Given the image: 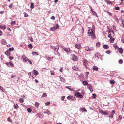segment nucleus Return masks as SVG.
Returning <instances> with one entry per match:
<instances>
[{"mask_svg":"<svg viewBox=\"0 0 124 124\" xmlns=\"http://www.w3.org/2000/svg\"><path fill=\"white\" fill-rule=\"evenodd\" d=\"M5 54L7 55H10V53L9 52V51H7L5 52Z\"/></svg>","mask_w":124,"mask_h":124,"instance_id":"obj_22","label":"nucleus"},{"mask_svg":"<svg viewBox=\"0 0 124 124\" xmlns=\"http://www.w3.org/2000/svg\"><path fill=\"white\" fill-rule=\"evenodd\" d=\"M28 46L30 49H31L32 47V46L31 44H29L28 45Z\"/></svg>","mask_w":124,"mask_h":124,"instance_id":"obj_29","label":"nucleus"},{"mask_svg":"<svg viewBox=\"0 0 124 124\" xmlns=\"http://www.w3.org/2000/svg\"><path fill=\"white\" fill-rule=\"evenodd\" d=\"M50 72H51V75H54V71L53 70L51 71H50Z\"/></svg>","mask_w":124,"mask_h":124,"instance_id":"obj_46","label":"nucleus"},{"mask_svg":"<svg viewBox=\"0 0 124 124\" xmlns=\"http://www.w3.org/2000/svg\"><path fill=\"white\" fill-rule=\"evenodd\" d=\"M9 58L10 60H12L14 59L13 57L11 56H9Z\"/></svg>","mask_w":124,"mask_h":124,"instance_id":"obj_52","label":"nucleus"},{"mask_svg":"<svg viewBox=\"0 0 124 124\" xmlns=\"http://www.w3.org/2000/svg\"><path fill=\"white\" fill-rule=\"evenodd\" d=\"M111 34H109L108 35V38H110L111 37Z\"/></svg>","mask_w":124,"mask_h":124,"instance_id":"obj_63","label":"nucleus"},{"mask_svg":"<svg viewBox=\"0 0 124 124\" xmlns=\"http://www.w3.org/2000/svg\"><path fill=\"white\" fill-rule=\"evenodd\" d=\"M85 49L86 51H91V50H93V48H90L89 47L86 46L85 47Z\"/></svg>","mask_w":124,"mask_h":124,"instance_id":"obj_8","label":"nucleus"},{"mask_svg":"<svg viewBox=\"0 0 124 124\" xmlns=\"http://www.w3.org/2000/svg\"><path fill=\"white\" fill-rule=\"evenodd\" d=\"M53 58H51L50 57H48L47 58V60H51Z\"/></svg>","mask_w":124,"mask_h":124,"instance_id":"obj_55","label":"nucleus"},{"mask_svg":"<svg viewBox=\"0 0 124 124\" xmlns=\"http://www.w3.org/2000/svg\"><path fill=\"white\" fill-rule=\"evenodd\" d=\"M23 14L24 15V16L25 17H28L29 16L25 12H24L23 13Z\"/></svg>","mask_w":124,"mask_h":124,"instance_id":"obj_28","label":"nucleus"},{"mask_svg":"<svg viewBox=\"0 0 124 124\" xmlns=\"http://www.w3.org/2000/svg\"><path fill=\"white\" fill-rule=\"evenodd\" d=\"M1 43L2 45H3L6 44V42L5 40L4 39H2L1 40Z\"/></svg>","mask_w":124,"mask_h":124,"instance_id":"obj_18","label":"nucleus"},{"mask_svg":"<svg viewBox=\"0 0 124 124\" xmlns=\"http://www.w3.org/2000/svg\"><path fill=\"white\" fill-rule=\"evenodd\" d=\"M75 95L76 97H78L80 98H83V95L81 94L80 93L78 92L75 93Z\"/></svg>","mask_w":124,"mask_h":124,"instance_id":"obj_3","label":"nucleus"},{"mask_svg":"<svg viewBox=\"0 0 124 124\" xmlns=\"http://www.w3.org/2000/svg\"><path fill=\"white\" fill-rule=\"evenodd\" d=\"M110 83L111 84H113L115 83V81L114 80H111L110 81Z\"/></svg>","mask_w":124,"mask_h":124,"instance_id":"obj_40","label":"nucleus"},{"mask_svg":"<svg viewBox=\"0 0 124 124\" xmlns=\"http://www.w3.org/2000/svg\"><path fill=\"white\" fill-rule=\"evenodd\" d=\"M34 74L35 75H37L39 74L38 72L36 70H33Z\"/></svg>","mask_w":124,"mask_h":124,"instance_id":"obj_17","label":"nucleus"},{"mask_svg":"<svg viewBox=\"0 0 124 124\" xmlns=\"http://www.w3.org/2000/svg\"><path fill=\"white\" fill-rule=\"evenodd\" d=\"M115 9L116 10H119V8L118 7H116L115 8Z\"/></svg>","mask_w":124,"mask_h":124,"instance_id":"obj_53","label":"nucleus"},{"mask_svg":"<svg viewBox=\"0 0 124 124\" xmlns=\"http://www.w3.org/2000/svg\"><path fill=\"white\" fill-rule=\"evenodd\" d=\"M0 89L2 90L3 91V90H4V88L1 86H0Z\"/></svg>","mask_w":124,"mask_h":124,"instance_id":"obj_54","label":"nucleus"},{"mask_svg":"<svg viewBox=\"0 0 124 124\" xmlns=\"http://www.w3.org/2000/svg\"><path fill=\"white\" fill-rule=\"evenodd\" d=\"M115 113V111L113 110L112 111L111 114L109 115V117H110L111 118H112L113 117V115Z\"/></svg>","mask_w":124,"mask_h":124,"instance_id":"obj_10","label":"nucleus"},{"mask_svg":"<svg viewBox=\"0 0 124 124\" xmlns=\"http://www.w3.org/2000/svg\"><path fill=\"white\" fill-rule=\"evenodd\" d=\"M14 108L15 109H16L18 108V106L16 104H14Z\"/></svg>","mask_w":124,"mask_h":124,"instance_id":"obj_23","label":"nucleus"},{"mask_svg":"<svg viewBox=\"0 0 124 124\" xmlns=\"http://www.w3.org/2000/svg\"><path fill=\"white\" fill-rule=\"evenodd\" d=\"M12 62L11 61L10 62H6V64L8 67H9V65H10L11 67H13L14 66V65L12 63Z\"/></svg>","mask_w":124,"mask_h":124,"instance_id":"obj_6","label":"nucleus"},{"mask_svg":"<svg viewBox=\"0 0 124 124\" xmlns=\"http://www.w3.org/2000/svg\"><path fill=\"white\" fill-rule=\"evenodd\" d=\"M99 112L100 113H101L102 115H103V114L104 112L102 109H100L99 110Z\"/></svg>","mask_w":124,"mask_h":124,"instance_id":"obj_38","label":"nucleus"},{"mask_svg":"<svg viewBox=\"0 0 124 124\" xmlns=\"http://www.w3.org/2000/svg\"><path fill=\"white\" fill-rule=\"evenodd\" d=\"M51 19H53V20L55 19V17L54 16H52L51 17Z\"/></svg>","mask_w":124,"mask_h":124,"instance_id":"obj_58","label":"nucleus"},{"mask_svg":"<svg viewBox=\"0 0 124 124\" xmlns=\"http://www.w3.org/2000/svg\"><path fill=\"white\" fill-rule=\"evenodd\" d=\"M72 68L73 70L76 71H77L78 70V68L76 66L72 67Z\"/></svg>","mask_w":124,"mask_h":124,"instance_id":"obj_15","label":"nucleus"},{"mask_svg":"<svg viewBox=\"0 0 124 124\" xmlns=\"http://www.w3.org/2000/svg\"><path fill=\"white\" fill-rule=\"evenodd\" d=\"M75 47L78 49L80 48L81 47L80 44H76L75 45Z\"/></svg>","mask_w":124,"mask_h":124,"instance_id":"obj_11","label":"nucleus"},{"mask_svg":"<svg viewBox=\"0 0 124 124\" xmlns=\"http://www.w3.org/2000/svg\"><path fill=\"white\" fill-rule=\"evenodd\" d=\"M14 50V48L13 47L10 48H9L8 51H12Z\"/></svg>","mask_w":124,"mask_h":124,"instance_id":"obj_36","label":"nucleus"},{"mask_svg":"<svg viewBox=\"0 0 124 124\" xmlns=\"http://www.w3.org/2000/svg\"><path fill=\"white\" fill-rule=\"evenodd\" d=\"M16 75H13L11 76V78H14L15 77H16Z\"/></svg>","mask_w":124,"mask_h":124,"instance_id":"obj_60","label":"nucleus"},{"mask_svg":"<svg viewBox=\"0 0 124 124\" xmlns=\"http://www.w3.org/2000/svg\"><path fill=\"white\" fill-rule=\"evenodd\" d=\"M28 59L27 57H25L23 59V61L24 62H26L28 60Z\"/></svg>","mask_w":124,"mask_h":124,"instance_id":"obj_24","label":"nucleus"},{"mask_svg":"<svg viewBox=\"0 0 124 124\" xmlns=\"http://www.w3.org/2000/svg\"><path fill=\"white\" fill-rule=\"evenodd\" d=\"M0 27L3 30H5L6 28L5 26L3 25H1L0 26Z\"/></svg>","mask_w":124,"mask_h":124,"instance_id":"obj_27","label":"nucleus"},{"mask_svg":"<svg viewBox=\"0 0 124 124\" xmlns=\"http://www.w3.org/2000/svg\"><path fill=\"white\" fill-rule=\"evenodd\" d=\"M93 96L94 98H95L96 97V94H93Z\"/></svg>","mask_w":124,"mask_h":124,"instance_id":"obj_47","label":"nucleus"},{"mask_svg":"<svg viewBox=\"0 0 124 124\" xmlns=\"http://www.w3.org/2000/svg\"><path fill=\"white\" fill-rule=\"evenodd\" d=\"M106 53L107 54H109L110 53V52L109 51H106Z\"/></svg>","mask_w":124,"mask_h":124,"instance_id":"obj_62","label":"nucleus"},{"mask_svg":"<svg viewBox=\"0 0 124 124\" xmlns=\"http://www.w3.org/2000/svg\"><path fill=\"white\" fill-rule=\"evenodd\" d=\"M34 4L33 3L31 2V4L30 7L31 8L33 9L34 8Z\"/></svg>","mask_w":124,"mask_h":124,"instance_id":"obj_30","label":"nucleus"},{"mask_svg":"<svg viewBox=\"0 0 124 124\" xmlns=\"http://www.w3.org/2000/svg\"><path fill=\"white\" fill-rule=\"evenodd\" d=\"M88 88L89 89L91 92L93 91V89L92 88V86L90 84H88L87 86Z\"/></svg>","mask_w":124,"mask_h":124,"instance_id":"obj_7","label":"nucleus"},{"mask_svg":"<svg viewBox=\"0 0 124 124\" xmlns=\"http://www.w3.org/2000/svg\"><path fill=\"white\" fill-rule=\"evenodd\" d=\"M119 63L122 64L123 63V61L122 59H120L119 61Z\"/></svg>","mask_w":124,"mask_h":124,"instance_id":"obj_34","label":"nucleus"},{"mask_svg":"<svg viewBox=\"0 0 124 124\" xmlns=\"http://www.w3.org/2000/svg\"><path fill=\"white\" fill-rule=\"evenodd\" d=\"M34 54H36L37 55H38L39 54L37 52H32V54L33 55H34Z\"/></svg>","mask_w":124,"mask_h":124,"instance_id":"obj_35","label":"nucleus"},{"mask_svg":"<svg viewBox=\"0 0 124 124\" xmlns=\"http://www.w3.org/2000/svg\"><path fill=\"white\" fill-rule=\"evenodd\" d=\"M65 97L64 96H62L61 97V100L62 101L65 98Z\"/></svg>","mask_w":124,"mask_h":124,"instance_id":"obj_51","label":"nucleus"},{"mask_svg":"<svg viewBox=\"0 0 124 124\" xmlns=\"http://www.w3.org/2000/svg\"><path fill=\"white\" fill-rule=\"evenodd\" d=\"M8 120L10 122H12V120L10 119V117H9L8 118Z\"/></svg>","mask_w":124,"mask_h":124,"instance_id":"obj_32","label":"nucleus"},{"mask_svg":"<svg viewBox=\"0 0 124 124\" xmlns=\"http://www.w3.org/2000/svg\"><path fill=\"white\" fill-rule=\"evenodd\" d=\"M65 87L67 88V89H69L70 91H72L73 90V88H71V86H66Z\"/></svg>","mask_w":124,"mask_h":124,"instance_id":"obj_20","label":"nucleus"},{"mask_svg":"<svg viewBox=\"0 0 124 124\" xmlns=\"http://www.w3.org/2000/svg\"><path fill=\"white\" fill-rule=\"evenodd\" d=\"M82 83L84 85H88V82L86 81H83Z\"/></svg>","mask_w":124,"mask_h":124,"instance_id":"obj_16","label":"nucleus"},{"mask_svg":"<svg viewBox=\"0 0 124 124\" xmlns=\"http://www.w3.org/2000/svg\"><path fill=\"white\" fill-rule=\"evenodd\" d=\"M118 51L120 53L122 54L123 51V49L122 48H120L118 49Z\"/></svg>","mask_w":124,"mask_h":124,"instance_id":"obj_12","label":"nucleus"},{"mask_svg":"<svg viewBox=\"0 0 124 124\" xmlns=\"http://www.w3.org/2000/svg\"><path fill=\"white\" fill-rule=\"evenodd\" d=\"M13 4H11L10 5H9V7L10 8H12V7Z\"/></svg>","mask_w":124,"mask_h":124,"instance_id":"obj_48","label":"nucleus"},{"mask_svg":"<svg viewBox=\"0 0 124 124\" xmlns=\"http://www.w3.org/2000/svg\"><path fill=\"white\" fill-rule=\"evenodd\" d=\"M60 79L61 82H64L65 81V79L64 78L61 77L60 76Z\"/></svg>","mask_w":124,"mask_h":124,"instance_id":"obj_13","label":"nucleus"},{"mask_svg":"<svg viewBox=\"0 0 124 124\" xmlns=\"http://www.w3.org/2000/svg\"><path fill=\"white\" fill-rule=\"evenodd\" d=\"M122 118V117L120 115H119V117L117 119L118 121L120 120Z\"/></svg>","mask_w":124,"mask_h":124,"instance_id":"obj_44","label":"nucleus"},{"mask_svg":"<svg viewBox=\"0 0 124 124\" xmlns=\"http://www.w3.org/2000/svg\"><path fill=\"white\" fill-rule=\"evenodd\" d=\"M103 48L106 49H107L108 48V46L106 45H104L103 46Z\"/></svg>","mask_w":124,"mask_h":124,"instance_id":"obj_14","label":"nucleus"},{"mask_svg":"<svg viewBox=\"0 0 124 124\" xmlns=\"http://www.w3.org/2000/svg\"><path fill=\"white\" fill-rule=\"evenodd\" d=\"M81 110H84L85 111V112H87V110L86 109H85V108H81Z\"/></svg>","mask_w":124,"mask_h":124,"instance_id":"obj_37","label":"nucleus"},{"mask_svg":"<svg viewBox=\"0 0 124 124\" xmlns=\"http://www.w3.org/2000/svg\"><path fill=\"white\" fill-rule=\"evenodd\" d=\"M113 28L114 30H116V27L114 25L113 26Z\"/></svg>","mask_w":124,"mask_h":124,"instance_id":"obj_56","label":"nucleus"},{"mask_svg":"<svg viewBox=\"0 0 124 124\" xmlns=\"http://www.w3.org/2000/svg\"><path fill=\"white\" fill-rule=\"evenodd\" d=\"M61 47L67 54H70L72 52V51L71 50L70 48H66L62 46H61Z\"/></svg>","mask_w":124,"mask_h":124,"instance_id":"obj_2","label":"nucleus"},{"mask_svg":"<svg viewBox=\"0 0 124 124\" xmlns=\"http://www.w3.org/2000/svg\"><path fill=\"white\" fill-rule=\"evenodd\" d=\"M15 21H13L11 22V24L12 25L15 24Z\"/></svg>","mask_w":124,"mask_h":124,"instance_id":"obj_49","label":"nucleus"},{"mask_svg":"<svg viewBox=\"0 0 124 124\" xmlns=\"http://www.w3.org/2000/svg\"><path fill=\"white\" fill-rule=\"evenodd\" d=\"M28 61L30 63V64H32V62L29 59Z\"/></svg>","mask_w":124,"mask_h":124,"instance_id":"obj_50","label":"nucleus"},{"mask_svg":"<svg viewBox=\"0 0 124 124\" xmlns=\"http://www.w3.org/2000/svg\"><path fill=\"white\" fill-rule=\"evenodd\" d=\"M72 57V59L74 61H77L78 60V58L75 55L72 54L71 55Z\"/></svg>","mask_w":124,"mask_h":124,"instance_id":"obj_4","label":"nucleus"},{"mask_svg":"<svg viewBox=\"0 0 124 124\" xmlns=\"http://www.w3.org/2000/svg\"><path fill=\"white\" fill-rule=\"evenodd\" d=\"M100 45V42H98L96 43V46H99Z\"/></svg>","mask_w":124,"mask_h":124,"instance_id":"obj_45","label":"nucleus"},{"mask_svg":"<svg viewBox=\"0 0 124 124\" xmlns=\"http://www.w3.org/2000/svg\"><path fill=\"white\" fill-rule=\"evenodd\" d=\"M25 57H25V56L24 55H23L22 56V58L23 60L24 59V58Z\"/></svg>","mask_w":124,"mask_h":124,"instance_id":"obj_61","label":"nucleus"},{"mask_svg":"<svg viewBox=\"0 0 124 124\" xmlns=\"http://www.w3.org/2000/svg\"><path fill=\"white\" fill-rule=\"evenodd\" d=\"M87 61L85 60L84 61L83 63L84 65L85 66V68H87Z\"/></svg>","mask_w":124,"mask_h":124,"instance_id":"obj_9","label":"nucleus"},{"mask_svg":"<svg viewBox=\"0 0 124 124\" xmlns=\"http://www.w3.org/2000/svg\"><path fill=\"white\" fill-rule=\"evenodd\" d=\"M50 102H48L47 103H45V104H46L47 105H49L50 104Z\"/></svg>","mask_w":124,"mask_h":124,"instance_id":"obj_59","label":"nucleus"},{"mask_svg":"<svg viewBox=\"0 0 124 124\" xmlns=\"http://www.w3.org/2000/svg\"><path fill=\"white\" fill-rule=\"evenodd\" d=\"M114 40H115V39L114 38H110V43H113Z\"/></svg>","mask_w":124,"mask_h":124,"instance_id":"obj_25","label":"nucleus"},{"mask_svg":"<svg viewBox=\"0 0 124 124\" xmlns=\"http://www.w3.org/2000/svg\"><path fill=\"white\" fill-rule=\"evenodd\" d=\"M39 105V103L38 102H36L35 104V106L37 107V108H38Z\"/></svg>","mask_w":124,"mask_h":124,"instance_id":"obj_21","label":"nucleus"},{"mask_svg":"<svg viewBox=\"0 0 124 124\" xmlns=\"http://www.w3.org/2000/svg\"><path fill=\"white\" fill-rule=\"evenodd\" d=\"M121 41L123 43H124V38L122 39Z\"/></svg>","mask_w":124,"mask_h":124,"instance_id":"obj_64","label":"nucleus"},{"mask_svg":"<svg viewBox=\"0 0 124 124\" xmlns=\"http://www.w3.org/2000/svg\"><path fill=\"white\" fill-rule=\"evenodd\" d=\"M27 110L28 112L29 113H30L31 112L32 110L31 108H28L27 109Z\"/></svg>","mask_w":124,"mask_h":124,"instance_id":"obj_31","label":"nucleus"},{"mask_svg":"<svg viewBox=\"0 0 124 124\" xmlns=\"http://www.w3.org/2000/svg\"><path fill=\"white\" fill-rule=\"evenodd\" d=\"M45 113H46L48 115H50L51 114L50 113L49 111L48 110L46 111V112H45Z\"/></svg>","mask_w":124,"mask_h":124,"instance_id":"obj_43","label":"nucleus"},{"mask_svg":"<svg viewBox=\"0 0 124 124\" xmlns=\"http://www.w3.org/2000/svg\"><path fill=\"white\" fill-rule=\"evenodd\" d=\"M104 114L105 115H108V113L107 112V111H105L104 112L103 114V115Z\"/></svg>","mask_w":124,"mask_h":124,"instance_id":"obj_39","label":"nucleus"},{"mask_svg":"<svg viewBox=\"0 0 124 124\" xmlns=\"http://www.w3.org/2000/svg\"><path fill=\"white\" fill-rule=\"evenodd\" d=\"M19 101L20 102L22 103L24 102V100L22 98H20L19 99Z\"/></svg>","mask_w":124,"mask_h":124,"instance_id":"obj_33","label":"nucleus"},{"mask_svg":"<svg viewBox=\"0 0 124 124\" xmlns=\"http://www.w3.org/2000/svg\"><path fill=\"white\" fill-rule=\"evenodd\" d=\"M93 69L96 71H97L98 70V68L97 66H94L93 67Z\"/></svg>","mask_w":124,"mask_h":124,"instance_id":"obj_19","label":"nucleus"},{"mask_svg":"<svg viewBox=\"0 0 124 124\" xmlns=\"http://www.w3.org/2000/svg\"><path fill=\"white\" fill-rule=\"evenodd\" d=\"M72 97V96H68L67 97V99L68 100H70V99H71V98Z\"/></svg>","mask_w":124,"mask_h":124,"instance_id":"obj_42","label":"nucleus"},{"mask_svg":"<svg viewBox=\"0 0 124 124\" xmlns=\"http://www.w3.org/2000/svg\"><path fill=\"white\" fill-rule=\"evenodd\" d=\"M105 11L107 12V13H109V16H112V14L111 13L108 12L107 11Z\"/></svg>","mask_w":124,"mask_h":124,"instance_id":"obj_57","label":"nucleus"},{"mask_svg":"<svg viewBox=\"0 0 124 124\" xmlns=\"http://www.w3.org/2000/svg\"><path fill=\"white\" fill-rule=\"evenodd\" d=\"M88 34L89 36H91L92 38L95 39V34L93 32V30L92 29L89 30H88Z\"/></svg>","mask_w":124,"mask_h":124,"instance_id":"obj_1","label":"nucleus"},{"mask_svg":"<svg viewBox=\"0 0 124 124\" xmlns=\"http://www.w3.org/2000/svg\"><path fill=\"white\" fill-rule=\"evenodd\" d=\"M47 96V95L46 93H43L42 96V97H44Z\"/></svg>","mask_w":124,"mask_h":124,"instance_id":"obj_41","label":"nucleus"},{"mask_svg":"<svg viewBox=\"0 0 124 124\" xmlns=\"http://www.w3.org/2000/svg\"><path fill=\"white\" fill-rule=\"evenodd\" d=\"M56 28L54 27L51 28L50 29L52 31H55L56 29H57L59 28V26L58 24H56Z\"/></svg>","mask_w":124,"mask_h":124,"instance_id":"obj_5","label":"nucleus"},{"mask_svg":"<svg viewBox=\"0 0 124 124\" xmlns=\"http://www.w3.org/2000/svg\"><path fill=\"white\" fill-rule=\"evenodd\" d=\"M59 47L58 46V45H57L55 47H54V50L55 51H56V49H57V50H58V49H59Z\"/></svg>","mask_w":124,"mask_h":124,"instance_id":"obj_26","label":"nucleus"}]
</instances>
